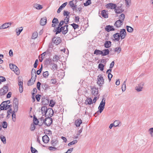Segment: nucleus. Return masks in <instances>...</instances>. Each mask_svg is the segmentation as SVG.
Instances as JSON below:
<instances>
[{
	"label": "nucleus",
	"instance_id": "1",
	"mask_svg": "<svg viewBox=\"0 0 153 153\" xmlns=\"http://www.w3.org/2000/svg\"><path fill=\"white\" fill-rule=\"evenodd\" d=\"M32 78L29 80L27 83L28 86L31 85H33L36 79V71L34 69H32L31 72Z\"/></svg>",
	"mask_w": 153,
	"mask_h": 153
},
{
	"label": "nucleus",
	"instance_id": "2",
	"mask_svg": "<svg viewBox=\"0 0 153 153\" xmlns=\"http://www.w3.org/2000/svg\"><path fill=\"white\" fill-rule=\"evenodd\" d=\"M9 66L10 69L15 73L17 75H19L20 74V71L18 67L15 65L13 64H10Z\"/></svg>",
	"mask_w": 153,
	"mask_h": 153
},
{
	"label": "nucleus",
	"instance_id": "3",
	"mask_svg": "<svg viewBox=\"0 0 153 153\" xmlns=\"http://www.w3.org/2000/svg\"><path fill=\"white\" fill-rule=\"evenodd\" d=\"M104 80L102 75L101 74H100L97 77V84L100 86H102L103 84Z\"/></svg>",
	"mask_w": 153,
	"mask_h": 153
},
{
	"label": "nucleus",
	"instance_id": "4",
	"mask_svg": "<svg viewBox=\"0 0 153 153\" xmlns=\"http://www.w3.org/2000/svg\"><path fill=\"white\" fill-rule=\"evenodd\" d=\"M105 105V100L103 99L98 107L100 113H101L104 108Z\"/></svg>",
	"mask_w": 153,
	"mask_h": 153
},
{
	"label": "nucleus",
	"instance_id": "5",
	"mask_svg": "<svg viewBox=\"0 0 153 153\" xmlns=\"http://www.w3.org/2000/svg\"><path fill=\"white\" fill-rule=\"evenodd\" d=\"M0 109L2 110H7L9 109L10 107V105H8L7 104V102H4L2 103L0 105Z\"/></svg>",
	"mask_w": 153,
	"mask_h": 153
},
{
	"label": "nucleus",
	"instance_id": "6",
	"mask_svg": "<svg viewBox=\"0 0 153 153\" xmlns=\"http://www.w3.org/2000/svg\"><path fill=\"white\" fill-rule=\"evenodd\" d=\"M116 7L117 5L116 4L111 3L105 5L106 8L108 9L114 10Z\"/></svg>",
	"mask_w": 153,
	"mask_h": 153
},
{
	"label": "nucleus",
	"instance_id": "7",
	"mask_svg": "<svg viewBox=\"0 0 153 153\" xmlns=\"http://www.w3.org/2000/svg\"><path fill=\"white\" fill-rule=\"evenodd\" d=\"M52 123V120L50 117L45 119L44 124L45 125L48 126H50Z\"/></svg>",
	"mask_w": 153,
	"mask_h": 153
},
{
	"label": "nucleus",
	"instance_id": "8",
	"mask_svg": "<svg viewBox=\"0 0 153 153\" xmlns=\"http://www.w3.org/2000/svg\"><path fill=\"white\" fill-rule=\"evenodd\" d=\"M45 113L46 114L45 115L47 116L48 117H51L53 114V111L52 109L49 108L47 109Z\"/></svg>",
	"mask_w": 153,
	"mask_h": 153
},
{
	"label": "nucleus",
	"instance_id": "9",
	"mask_svg": "<svg viewBox=\"0 0 153 153\" xmlns=\"http://www.w3.org/2000/svg\"><path fill=\"white\" fill-rule=\"evenodd\" d=\"M126 33L125 29H122L121 30L120 33V36L122 39H124L126 36Z\"/></svg>",
	"mask_w": 153,
	"mask_h": 153
},
{
	"label": "nucleus",
	"instance_id": "10",
	"mask_svg": "<svg viewBox=\"0 0 153 153\" xmlns=\"http://www.w3.org/2000/svg\"><path fill=\"white\" fill-rule=\"evenodd\" d=\"M68 25H66L64 26L61 27L62 32L63 34H65L68 32Z\"/></svg>",
	"mask_w": 153,
	"mask_h": 153
},
{
	"label": "nucleus",
	"instance_id": "11",
	"mask_svg": "<svg viewBox=\"0 0 153 153\" xmlns=\"http://www.w3.org/2000/svg\"><path fill=\"white\" fill-rule=\"evenodd\" d=\"M91 94L93 95L94 96L97 95L98 93V90L97 88H96L94 87L91 88Z\"/></svg>",
	"mask_w": 153,
	"mask_h": 153
},
{
	"label": "nucleus",
	"instance_id": "12",
	"mask_svg": "<svg viewBox=\"0 0 153 153\" xmlns=\"http://www.w3.org/2000/svg\"><path fill=\"white\" fill-rule=\"evenodd\" d=\"M52 26L53 27H55L56 25L58 23L59 21L57 18H54L52 21Z\"/></svg>",
	"mask_w": 153,
	"mask_h": 153
},
{
	"label": "nucleus",
	"instance_id": "13",
	"mask_svg": "<svg viewBox=\"0 0 153 153\" xmlns=\"http://www.w3.org/2000/svg\"><path fill=\"white\" fill-rule=\"evenodd\" d=\"M114 10L115 13L117 14L121 13L123 11L121 7H116Z\"/></svg>",
	"mask_w": 153,
	"mask_h": 153
},
{
	"label": "nucleus",
	"instance_id": "14",
	"mask_svg": "<svg viewBox=\"0 0 153 153\" xmlns=\"http://www.w3.org/2000/svg\"><path fill=\"white\" fill-rule=\"evenodd\" d=\"M10 24H11L9 23H5L0 27V29H1L7 28L10 26Z\"/></svg>",
	"mask_w": 153,
	"mask_h": 153
},
{
	"label": "nucleus",
	"instance_id": "15",
	"mask_svg": "<svg viewBox=\"0 0 153 153\" xmlns=\"http://www.w3.org/2000/svg\"><path fill=\"white\" fill-rule=\"evenodd\" d=\"M123 23V22L119 20L116 21L114 24V26L117 27H119L121 26Z\"/></svg>",
	"mask_w": 153,
	"mask_h": 153
},
{
	"label": "nucleus",
	"instance_id": "16",
	"mask_svg": "<svg viewBox=\"0 0 153 153\" xmlns=\"http://www.w3.org/2000/svg\"><path fill=\"white\" fill-rule=\"evenodd\" d=\"M101 15L102 17L104 18H107L108 17V14L107 12L105 10H103L102 11Z\"/></svg>",
	"mask_w": 153,
	"mask_h": 153
},
{
	"label": "nucleus",
	"instance_id": "17",
	"mask_svg": "<svg viewBox=\"0 0 153 153\" xmlns=\"http://www.w3.org/2000/svg\"><path fill=\"white\" fill-rule=\"evenodd\" d=\"M42 141L45 143H47L49 141V138L47 135H45L42 137Z\"/></svg>",
	"mask_w": 153,
	"mask_h": 153
},
{
	"label": "nucleus",
	"instance_id": "18",
	"mask_svg": "<svg viewBox=\"0 0 153 153\" xmlns=\"http://www.w3.org/2000/svg\"><path fill=\"white\" fill-rule=\"evenodd\" d=\"M47 109L48 108L46 106H43L42 107L41 111L43 115H44L46 114L45 113L47 111Z\"/></svg>",
	"mask_w": 153,
	"mask_h": 153
},
{
	"label": "nucleus",
	"instance_id": "19",
	"mask_svg": "<svg viewBox=\"0 0 153 153\" xmlns=\"http://www.w3.org/2000/svg\"><path fill=\"white\" fill-rule=\"evenodd\" d=\"M47 22V19L46 18H43L41 19L40 21V24L42 25H45Z\"/></svg>",
	"mask_w": 153,
	"mask_h": 153
},
{
	"label": "nucleus",
	"instance_id": "20",
	"mask_svg": "<svg viewBox=\"0 0 153 153\" xmlns=\"http://www.w3.org/2000/svg\"><path fill=\"white\" fill-rule=\"evenodd\" d=\"M105 28L106 30L108 32H109L111 30H115L113 26L110 25L107 26Z\"/></svg>",
	"mask_w": 153,
	"mask_h": 153
},
{
	"label": "nucleus",
	"instance_id": "21",
	"mask_svg": "<svg viewBox=\"0 0 153 153\" xmlns=\"http://www.w3.org/2000/svg\"><path fill=\"white\" fill-rule=\"evenodd\" d=\"M120 35L118 33H116L114 34L113 35V37L114 40H116L117 41H119L120 39Z\"/></svg>",
	"mask_w": 153,
	"mask_h": 153
},
{
	"label": "nucleus",
	"instance_id": "22",
	"mask_svg": "<svg viewBox=\"0 0 153 153\" xmlns=\"http://www.w3.org/2000/svg\"><path fill=\"white\" fill-rule=\"evenodd\" d=\"M102 55L105 56L108 54L109 53V50L108 49H105L102 51Z\"/></svg>",
	"mask_w": 153,
	"mask_h": 153
},
{
	"label": "nucleus",
	"instance_id": "23",
	"mask_svg": "<svg viewBox=\"0 0 153 153\" xmlns=\"http://www.w3.org/2000/svg\"><path fill=\"white\" fill-rule=\"evenodd\" d=\"M82 123V121L80 119H78L75 121V125L77 127L79 126Z\"/></svg>",
	"mask_w": 153,
	"mask_h": 153
},
{
	"label": "nucleus",
	"instance_id": "24",
	"mask_svg": "<svg viewBox=\"0 0 153 153\" xmlns=\"http://www.w3.org/2000/svg\"><path fill=\"white\" fill-rule=\"evenodd\" d=\"M111 45V42L110 41H106L104 44L105 47L107 48H109Z\"/></svg>",
	"mask_w": 153,
	"mask_h": 153
},
{
	"label": "nucleus",
	"instance_id": "25",
	"mask_svg": "<svg viewBox=\"0 0 153 153\" xmlns=\"http://www.w3.org/2000/svg\"><path fill=\"white\" fill-rule=\"evenodd\" d=\"M23 29L22 27H20L19 28H17L16 30V32L17 36H19Z\"/></svg>",
	"mask_w": 153,
	"mask_h": 153
},
{
	"label": "nucleus",
	"instance_id": "26",
	"mask_svg": "<svg viewBox=\"0 0 153 153\" xmlns=\"http://www.w3.org/2000/svg\"><path fill=\"white\" fill-rule=\"evenodd\" d=\"M33 124H34L35 125H40V124H39V121L37 119L35 116H34L33 117Z\"/></svg>",
	"mask_w": 153,
	"mask_h": 153
},
{
	"label": "nucleus",
	"instance_id": "27",
	"mask_svg": "<svg viewBox=\"0 0 153 153\" xmlns=\"http://www.w3.org/2000/svg\"><path fill=\"white\" fill-rule=\"evenodd\" d=\"M8 87L7 86H4L3 87L2 90V93L3 94H4L8 92Z\"/></svg>",
	"mask_w": 153,
	"mask_h": 153
},
{
	"label": "nucleus",
	"instance_id": "28",
	"mask_svg": "<svg viewBox=\"0 0 153 153\" xmlns=\"http://www.w3.org/2000/svg\"><path fill=\"white\" fill-rule=\"evenodd\" d=\"M34 7L37 10H41L42 8V5L38 4H35L34 5Z\"/></svg>",
	"mask_w": 153,
	"mask_h": 153
},
{
	"label": "nucleus",
	"instance_id": "29",
	"mask_svg": "<svg viewBox=\"0 0 153 153\" xmlns=\"http://www.w3.org/2000/svg\"><path fill=\"white\" fill-rule=\"evenodd\" d=\"M85 103L86 104L90 105L92 103V100L91 98H87L85 101Z\"/></svg>",
	"mask_w": 153,
	"mask_h": 153
},
{
	"label": "nucleus",
	"instance_id": "30",
	"mask_svg": "<svg viewBox=\"0 0 153 153\" xmlns=\"http://www.w3.org/2000/svg\"><path fill=\"white\" fill-rule=\"evenodd\" d=\"M125 15L123 14L122 13L121 15H120L119 17V20H120L122 22H123L125 18Z\"/></svg>",
	"mask_w": 153,
	"mask_h": 153
},
{
	"label": "nucleus",
	"instance_id": "31",
	"mask_svg": "<svg viewBox=\"0 0 153 153\" xmlns=\"http://www.w3.org/2000/svg\"><path fill=\"white\" fill-rule=\"evenodd\" d=\"M102 52V51H100L99 50L96 49L94 52V54L97 55H101Z\"/></svg>",
	"mask_w": 153,
	"mask_h": 153
},
{
	"label": "nucleus",
	"instance_id": "32",
	"mask_svg": "<svg viewBox=\"0 0 153 153\" xmlns=\"http://www.w3.org/2000/svg\"><path fill=\"white\" fill-rule=\"evenodd\" d=\"M69 4L70 5L71 7L73 8V9H74V8H75L76 7V6L75 5V4L74 2L73 1H70Z\"/></svg>",
	"mask_w": 153,
	"mask_h": 153
},
{
	"label": "nucleus",
	"instance_id": "33",
	"mask_svg": "<svg viewBox=\"0 0 153 153\" xmlns=\"http://www.w3.org/2000/svg\"><path fill=\"white\" fill-rule=\"evenodd\" d=\"M143 85L144 83H142L141 86H138L136 87L135 88L136 90L138 91H142Z\"/></svg>",
	"mask_w": 153,
	"mask_h": 153
},
{
	"label": "nucleus",
	"instance_id": "34",
	"mask_svg": "<svg viewBox=\"0 0 153 153\" xmlns=\"http://www.w3.org/2000/svg\"><path fill=\"white\" fill-rule=\"evenodd\" d=\"M126 79L125 81H124L122 86V89L123 91H125L126 89Z\"/></svg>",
	"mask_w": 153,
	"mask_h": 153
},
{
	"label": "nucleus",
	"instance_id": "35",
	"mask_svg": "<svg viewBox=\"0 0 153 153\" xmlns=\"http://www.w3.org/2000/svg\"><path fill=\"white\" fill-rule=\"evenodd\" d=\"M126 28L127 31L131 33L133 30V29L129 26H127Z\"/></svg>",
	"mask_w": 153,
	"mask_h": 153
},
{
	"label": "nucleus",
	"instance_id": "36",
	"mask_svg": "<svg viewBox=\"0 0 153 153\" xmlns=\"http://www.w3.org/2000/svg\"><path fill=\"white\" fill-rule=\"evenodd\" d=\"M56 34H57L61 32H62L61 27L60 28V27H56Z\"/></svg>",
	"mask_w": 153,
	"mask_h": 153
},
{
	"label": "nucleus",
	"instance_id": "37",
	"mask_svg": "<svg viewBox=\"0 0 153 153\" xmlns=\"http://www.w3.org/2000/svg\"><path fill=\"white\" fill-rule=\"evenodd\" d=\"M53 41H54V43L56 45H58L61 42V40L59 39H58V38H56V39L54 40L53 39Z\"/></svg>",
	"mask_w": 153,
	"mask_h": 153
},
{
	"label": "nucleus",
	"instance_id": "38",
	"mask_svg": "<svg viewBox=\"0 0 153 153\" xmlns=\"http://www.w3.org/2000/svg\"><path fill=\"white\" fill-rule=\"evenodd\" d=\"M71 25L73 27L74 29H78L79 27V26L78 25L74 23L71 24Z\"/></svg>",
	"mask_w": 153,
	"mask_h": 153
},
{
	"label": "nucleus",
	"instance_id": "39",
	"mask_svg": "<svg viewBox=\"0 0 153 153\" xmlns=\"http://www.w3.org/2000/svg\"><path fill=\"white\" fill-rule=\"evenodd\" d=\"M104 65L102 64H100L98 65V68L100 69L101 71H103Z\"/></svg>",
	"mask_w": 153,
	"mask_h": 153
},
{
	"label": "nucleus",
	"instance_id": "40",
	"mask_svg": "<svg viewBox=\"0 0 153 153\" xmlns=\"http://www.w3.org/2000/svg\"><path fill=\"white\" fill-rule=\"evenodd\" d=\"M55 104V102L53 100H51L50 102L49 106L52 107H53Z\"/></svg>",
	"mask_w": 153,
	"mask_h": 153
},
{
	"label": "nucleus",
	"instance_id": "41",
	"mask_svg": "<svg viewBox=\"0 0 153 153\" xmlns=\"http://www.w3.org/2000/svg\"><path fill=\"white\" fill-rule=\"evenodd\" d=\"M120 123V122L119 120H116L114 122V126L115 127L118 126Z\"/></svg>",
	"mask_w": 153,
	"mask_h": 153
},
{
	"label": "nucleus",
	"instance_id": "42",
	"mask_svg": "<svg viewBox=\"0 0 153 153\" xmlns=\"http://www.w3.org/2000/svg\"><path fill=\"white\" fill-rule=\"evenodd\" d=\"M38 33L37 32H34L32 35V38L35 39L37 37Z\"/></svg>",
	"mask_w": 153,
	"mask_h": 153
},
{
	"label": "nucleus",
	"instance_id": "43",
	"mask_svg": "<svg viewBox=\"0 0 153 153\" xmlns=\"http://www.w3.org/2000/svg\"><path fill=\"white\" fill-rule=\"evenodd\" d=\"M35 125L34 124L32 123L31 124L30 128L31 131H33L35 129L36 127Z\"/></svg>",
	"mask_w": 153,
	"mask_h": 153
},
{
	"label": "nucleus",
	"instance_id": "44",
	"mask_svg": "<svg viewBox=\"0 0 153 153\" xmlns=\"http://www.w3.org/2000/svg\"><path fill=\"white\" fill-rule=\"evenodd\" d=\"M0 139L1 141L4 144H5L6 143V138L5 137H0Z\"/></svg>",
	"mask_w": 153,
	"mask_h": 153
},
{
	"label": "nucleus",
	"instance_id": "45",
	"mask_svg": "<svg viewBox=\"0 0 153 153\" xmlns=\"http://www.w3.org/2000/svg\"><path fill=\"white\" fill-rule=\"evenodd\" d=\"M69 16H66L64 22L65 23L67 24L69 20Z\"/></svg>",
	"mask_w": 153,
	"mask_h": 153
},
{
	"label": "nucleus",
	"instance_id": "46",
	"mask_svg": "<svg viewBox=\"0 0 153 153\" xmlns=\"http://www.w3.org/2000/svg\"><path fill=\"white\" fill-rule=\"evenodd\" d=\"M7 123L6 122H3L2 123V127L6 128L7 127Z\"/></svg>",
	"mask_w": 153,
	"mask_h": 153
},
{
	"label": "nucleus",
	"instance_id": "47",
	"mask_svg": "<svg viewBox=\"0 0 153 153\" xmlns=\"http://www.w3.org/2000/svg\"><path fill=\"white\" fill-rule=\"evenodd\" d=\"M49 74L48 71H46L44 72L43 76L44 77L46 78L48 76Z\"/></svg>",
	"mask_w": 153,
	"mask_h": 153
},
{
	"label": "nucleus",
	"instance_id": "48",
	"mask_svg": "<svg viewBox=\"0 0 153 153\" xmlns=\"http://www.w3.org/2000/svg\"><path fill=\"white\" fill-rule=\"evenodd\" d=\"M77 142V141L76 140H75L73 141L72 142L69 143L68 144V146H71V145H74L75 143H76Z\"/></svg>",
	"mask_w": 153,
	"mask_h": 153
},
{
	"label": "nucleus",
	"instance_id": "49",
	"mask_svg": "<svg viewBox=\"0 0 153 153\" xmlns=\"http://www.w3.org/2000/svg\"><path fill=\"white\" fill-rule=\"evenodd\" d=\"M121 50V49L119 47H117L115 49V51L117 52L118 53H120Z\"/></svg>",
	"mask_w": 153,
	"mask_h": 153
},
{
	"label": "nucleus",
	"instance_id": "50",
	"mask_svg": "<svg viewBox=\"0 0 153 153\" xmlns=\"http://www.w3.org/2000/svg\"><path fill=\"white\" fill-rule=\"evenodd\" d=\"M69 14L70 13L67 11L64 10V11L63 15L65 16H69Z\"/></svg>",
	"mask_w": 153,
	"mask_h": 153
},
{
	"label": "nucleus",
	"instance_id": "51",
	"mask_svg": "<svg viewBox=\"0 0 153 153\" xmlns=\"http://www.w3.org/2000/svg\"><path fill=\"white\" fill-rule=\"evenodd\" d=\"M51 83L52 84H55L56 83V81L55 79L53 78L51 79Z\"/></svg>",
	"mask_w": 153,
	"mask_h": 153
},
{
	"label": "nucleus",
	"instance_id": "52",
	"mask_svg": "<svg viewBox=\"0 0 153 153\" xmlns=\"http://www.w3.org/2000/svg\"><path fill=\"white\" fill-rule=\"evenodd\" d=\"M91 3V1L90 0H88L84 4V5L85 6H87L90 4Z\"/></svg>",
	"mask_w": 153,
	"mask_h": 153
},
{
	"label": "nucleus",
	"instance_id": "53",
	"mask_svg": "<svg viewBox=\"0 0 153 153\" xmlns=\"http://www.w3.org/2000/svg\"><path fill=\"white\" fill-rule=\"evenodd\" d=\"M5 80V79L4 77L3 76H0V83L1 82L4 81Z\"/></svg>",
	"mask_w": 153,
	"mask_h": 153
},
{
	"label": "nucleus",
	"instance_id": "54",
	"mask_svg": "<svg viewBox=\"0 0 153 153\" xmlns=\"http://www.w3.org/2000/svg\"><path fill=\"white\" fill-rule=\"evenodd\" d=\"M13 105L15 106V108L16 109H17L18 108V102H17L16 103L14 102L13 104Z\"/></svg>",
	"mask_w": 153,
	"mask_h": 153
},
{
	"label": "nucleus",
	"instance_id": "55",
	"mask_svg": "<svg viewBox=\"0 0 153 153\" xmlns=\"http://www.w3.org/2000/svg\"><path fill=\"white\" fill-rule=\"evenodd\" d=\"M42 66L40 69L39 70L37 71L36 73L38 75H39L40 74L41 71H42Z\"/></svg>",
	"mask_w": 153,
	"mask_h": 153
},
{
	"label": "nucleus",
	"instance_id": "56",
	"mask_svg": "<svg viewBox=\"0 0 153 153\" xmlns=\"http://www.w3.org/2000/svg\"><path fill=\"white\" fill-rule=\"evenodd\" d=\"M31 150L32 153H35L36 152H37V151L32 147L31 148Z\"/></svg>",
	"mask_w": 153,
	"mask_h": 153
},
{
	"label": "nucleus",
	"instance_id": "57",
	"mask_svg": "<svg viewBox=\"0 0 153 153\" xmlns=\"http://www.w3.org/2000/svg\"><path fill=\"white\" fill-rule=\"evenodd\" d=\"M65 23V22L64 21H61L59 24L58 27H61L62 25L64 23Z\"/></svg>",
	"mask_w": 153,
	"mask_h": 153
},
{
	"label": "nucleus",
	"instance_id": "58",
	"mask_svg": "<svg viewBox=\"0 0 153 153\" xmlns=\"http://www.w3.org/2000/svg\"><path fill=\"white\" fill-rule=\"evenodd\" d=\"M112 76H113L110 73H108V79L110 81Z\"/></svg>",
	"mask_w": 153,
	"mask_h": 153
},
{
	"label": "nucleus",
	"instance_id": "59",
	"mask_svg": "<svg viewBox=\"0 0 153 153\" xmlns=\"http://www.w3.org/2000/svg\"><path fill=\"white\" fill-rule=\"evenodd\" d=\"M59 59V57L57 56H56L53 58V60L55 61H57Z\"/></svg>",
	"mask_w": 153,
	"mask_h": 153
},
{
	"label": "nucleus",
	"instance_id": "60",
	"mask_svg": "<svg viewBox=\"0 0 153 153\" xmlns=\"http://www.w3.org/2000/svg\"><path fill=\"white\" fill-rule=\"evenodd\" d=\"M41 85V83L39 82H38L37 83V88L38 90H40V87Z\"/></svg>",
	"mask_w": 153,
	"mask_h": 153
},
{
	"label": "nucleus",
	"instance_id": "61",
	"mask_svg": "<svg viewBox=\"0 0 153 153\" xmlns=\"http://www.w3.org/2000/svg\"><path fill=\"white\" fill-rule=\"evenodd\" d=\"M40 121H41V123L43 124L45 122V120H44V118L43 117H42L39 119Z\"/></svg>",
	"mask_w": 153,
	"mask_h": 153
},
{
	"label": "nucleus",
	"instance_id": "62",
	"mask_svg": "<svg viewBox=\"0 0 153 153\" xmlns=\"http://www.w3.org/2000/svg\"><path fill=\"white\" fill-rule=\"evenodd\" d=\"M67 2H66L63 4L60 7L61 8H62V9H63V8L67 4Z\"/></svg>",
	"mask_w": 153,
	"mask_h": 153
},
{
	"label": "nucleus",
	"instance_id": "63",
	"mask_svg": "<svg viewBox=\"0 0 153 153\" xmlns=\"http://www.w3.org/2000/svg\"><path fill=\"white\" fill-rule=\"evenodd\" d=\"M40 95H37L36 97V100L37 101H39L40 100Z\"/></svg>",
	"mask_w": 153,
	"mask_h": 153
},
{
	"label": "nucleus",
	"instance_id": "64",
	"mask_svg": "<svg viewBox=\"0 0 153 153\" xmlns=\"http://www.w3.org/2000/svg\"><path fill=\"white\" fill-rule=\"evenodd\" d=\"M53 69H56L57 68V65L55 64H53L51 65Z\"/></svg>",
	"mask_w": 153,
	"mask_h": 153
}]
</instances>
